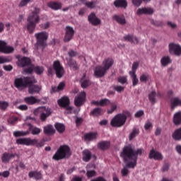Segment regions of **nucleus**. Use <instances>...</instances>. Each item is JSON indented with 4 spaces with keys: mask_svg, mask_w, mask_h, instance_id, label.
Masks as SVG:
<instances>
[{
    "mask_svg": "<svg viewBox=\"0 0 181 181\" xmlns=\"http://www.w3.org/2000/svg\"><path fill=\"white\" fill-rule=\"evenodd\" d=\"M43 132L45 135H54L56 134V130L54 129V127L52 124H48L47 126H45L43 127Z\"/></svg>",
    "mask_w": 181,
    "mask_h": 181,
    "instance_id": "nucleus-24",
    "label": "nucleus"
},
{
    "mask_svg": "<svg viewBox=\"0 0 181 181\" xmlns=\"http://www.w3.org/2000/svg\"><path fill=\"white\" fill-rule=\"evenodd\" d=\"M16 144L18 145H26L27 146H34V145H37V139H32L30 138L18 139L16 140Z\"/></svg>",
    "mask_w": 181,
    "mask_h": 181,
    "instance_id": "nucleus-10",
    "label": "nucleus"
},
{
    "mask_svg": "<svg viewBox=\"0 0 181 181\" xmlns=\"http://www.w3.org/2000/svg\"><path fill=\"white\" fill-rule=\"evenodd\" d=\"M68 54L69 56V57H76V56H77V52L73 50V49H71L68 52Z\"/></svg>",
    "mask_w": 181,
    "mask_h": 181,
    "instance_id": "nucleus-60",
    "label": "nucleus"
},
{
    "mask_svg": "<svg viewBox=\"0 0 181 181\" xmlns=\"http://www.w3.org/2000/svg\"><path fill=\"white\" fill-rule=\"evenodd\" d=\"M55 129L59 134H63L64 131H66V127H64V124H61V123H56L55 125Z\"/></svg>",
    "mask_w": 181,
    "mask_h": 181,
    "instance_id": "nucleus-41",
    "label": "nucleus"
},
{
    "mask_svg": "<svg viewBox=\"0 0 181 181\" xmlns=\"http://www.w3.org/2000/svg\"><path fill=\"white\" fill-rule=\"evenodd\" d=\"M3 69L6 71H12V70L13 69V66H12V65H4L3 66Z\"/></svg>",
    "mask_w": 181,
    "mask_h": 181,
    "instance_id": "nucleus-64",
    "label": "nucleus"
},
{
    "mask_svg": "<svg viewBox=\"0 0 181 181\" xmlns=\"http://www.w3.org/2000/svg\"><path fill=\"white\" fill-rule=\"evenodd\" d=\"M17 122H18V117H11L8 120V122L9 124H11V125H15V124H16Z\"/></svg>",
    "mask_w": 181,
    "mask_h": 181,
    "instance_id": "nucleus-54",
    "label": "nucleus"
},
{
    "mask_svg": "<svg viewBox=\"0 0 181 181\" xmlns=\"http://www.w3.org/2000/svg\"><path fill=\"white\" fill-rule=\"evenodd\" d=\"M9 62H11V59H9L8 57L0 56V64H4V63H9Z\"/></svg>",
    "mask_w": 181,
    "mask_h": 181,
    "instance_id": "nucleus-52",
    "label": "nucleus"
},
{
    "mask_svg": "<svg viewBox=\"0 0 181 181\" xmlns=\"http://www.w3.org/2000/svg\"><path fill=\"white\" fill-rule=\"evenodd\" d=\"M153 128V124H152V122L151 120H147L144 124V129L145 131H149Z\"/></svg>",
    "mask_w": 181,
    "mask_h": 181,
    "instance_id": "nucleus-46",
    "label": "nucleus"
},
{
    "mask_svg": "<svg viewBox=\"0 0 181 181\" xmlns=\"http://www.w3.org/2000/svg\"><path fill=\"white\" fill-rule=\"evenodd\" d=\"M24 101L28 105H35V104L40 103V100L35 98V96L26 97L24 98Z\"/></svg>",
    "mask_w": 181,
    "mask_h": 181,
    "instance_id": "nucleus-26",
    "label": "nucleus"
},
{
    "mask_svg": "<svg viewBox=\"0 0 181 181\" xmlns=\"http://www.w3.org/2000/svg\"><path fill=\"white\" fill-rule=\"evenodd\" d=\"M84 101H86V92H82L75 98L74 104L76 107H81L84 104Z\"/></svg>",
    "mask_w": 181,
    "mask_h": 181,
    "instance_id": "nucleus-14",
    "label": "nucleus"
},
{
    "mask_svg": "<svg viewBox=\"0 0 181 181\" xmlns=\"http://www.w3.org/2000/svg\"><path fill=\"white\" fill-rule=\"evenodd\" d=\"M173 123L175 125H180L181 124V112H178L174 115Z\"/></svg>",
    "mask_w": 181,
    "mask_h": 181,
    "instance_id": "nucleus-37",
    "label": "nucleus"
},
{
    "mask_svg": "<svg viewBox=\"0 0 181 181\" xmlns=\"http://www.w3.org/2000/svg\"><path fill=\"white\" fill-rule=\"evenodd\" d=\"M153 8L151 7L139 8L136 11V14L141 15H152L153 13Z\"/></svg>",
    "mask_w": 181,
    "mask_h": 181,
    "instance_id": "nucleus-18",
    "label": "nucleus"
},
{
    "mask_svg": "<svg viewBox=\"0 0 181 181\" xmlns=\"http://www.w3.org/2000/svg\"><path fill=\"white\" fill-rule=\"evenodd\" d=\"M139 66V63L138 62H134L132 64V70L129 72V74H135L136 73V69H138Z\"/></svg>",
    "mask_w": 181,
    "mask_h": 181,
    "instance_id": "nucleus-50",
    "label": "nucleus"
},
{
    "mask_svg": "<svg viewBox=\"0 0 181 181\" xmlns=\"http://www.w3.org/2000/svg\"><path fill=\"white\" fill-rule=\"evenodd\" d=\"M129 76L132 78V86L133 87H135V86L138 85V83H139V80H138V78L136 77V74H129Z\"/></svg>",
    "mask_w": 181,
    "mask_h": 181,
    "instance_id": "nucleus-43",
    "label": "nucleus"
},
{
    "mask_svg": "<svg viewBox=\"0 0 181 181\" xmlns=\"http://www.w3.org/2000/svg\"><path fill=\"white\" fill-rule=\"evenodd\" d=\"M113 65L114 59L112 58H105L102 62V66L107 71H108L110 67H112Z\"/></svg>",
    "mask_w": 181,
    "mask_h": 181,
    "instance_id": "nucleus-21",
    "label": "nucleus"
},
{
    "mask_svg": "<svg viewBox=\"0 0 181 181\" xmlns=\"http://www.w3.org/2000/svg\"><path fill=\"white\" fill-rule=\"evenodd\" d=\"M143 0H132V4L135 6H141Z\"/></svg>",
    "mask_w": 181,
    "mask_h": 181,
    "instance_id": "nucleus-63",
    "label": "nucleus"
},
{
    "mask_svg": "<svg viewBox=\"0 0 181 181\" xmlns=\"http://www.w3.org/2000/svg\"><path fill=\"white\" fill-rule=\"evenodd\" d=\"M59 107H64L66 108V111H68V114H71V111H73V107L69 106L70 105V99L67 96L62 97L61 99L57 101Z\"/></svg>",
    "mask_w": 181,
    "mask_h": 181,
    "instance_id": "nucleus-9",
    "label": "nucleus"
},
{
    "mask_svg": "<svg viewBox=\"0 0 181 181\" xmlns=\"http://www.w3.org/2000/svg\"><path fill=\"white\" fill-rule=\"evenodd\" d=\"M35 37L37 40L35 44L36 47H42V49H45L46 47V42L49 37V33L45 31L37 33L35 34Z\"/></svg>",
    "mask_w": 181,
    "mask_h": 181,
    "instance_id": "nucleus-6",
    "label": "nucleus"
},
{
    "mask_svg": "<svg viewBox=\"0 0 181 181\" xmlns=\"http://www.w3.org/2000/svg\"><path fill=\"white\" fill-rule=\"evenodd\" d=\"M53 69L55 74L58 78H62L64 76V68L60 64V61H54L53 64Z\"/></svg>",
    "mask_w": 181,
    "mask_h": 181,
    "instance_id": "nucleus-8",
    "label": "nucleus"
},
{
    "mask_svg": "<svg viewBox=\"0 0 181 181\" xmlns=\"http://www.w3.org/2000/svg\"><path fill=\"white\" fill-rule=\"evenodd\" d=\"M39 13H40V8L35 7L31 15L28 16L27 18V29L29 33H33L35 29H36V25L39 23L40 21Z\"/></svg>",
    "mask_w": 181,
    "mask_h": 181,
    "instance_id": "nucleus-2",
    "label": "nucleus"
},
{
    "mask_svg": "<svg viewBox=\"0 0 181 181\" xmlns=\"http://www.w3.org/2000/svg\"><path fill=\"white\" fill-rule=\"evenodd\" d=\"M148 76L146 74H142L140 76V81H141L142 83H146V81L148 80Z\"/></svg>",
    "mask_w": 181,
    "mask_h": 181,
    "instance_id": "nucleus-61",
    "label": "nucleus"
},
{
    "mask_svg": "<svg viewBox=\"0 0 181 181\" xmlns=\"http://www.w3.org/2000/svg\"><path fill=\"white\" fill-rule=\"evenodd\" d=\"M128 117H131V112L126 110L122 114L119 113L116 115L111 120L110 125L115 128H119L125 124Z\"/></svg>",
    "mask_w": 181,
    "mask_h": 181,
    "instance_id": "nucleus-3",
    "label": "nucleus"
},
{
    "mask_svg": "<svg viewBox=\"0 0 181 181\" xmlns=\"http://www.w3.org/2000/svg\"><path fill=\"white\" fill-rule=\"evenodd\" d=\"M86 74H83L82 78L80 80L82 88H87V87L91 86V81H90V79H86Z\"/></svg>",
    "mask_w": 181,
    "mask_h": 181,
    "instance_id": "nucleus-30",
    "label": "nucleus"
},
{
    "mask_svg": "<svg viewBox=\"0 0 181 181\" xmlns=\"http://www.w3.org/2000/svg\"><path fill=\"white\" fill-rule=\"evenodd\" d=\"M136 135H139V129H138L136 128H134L132 130V132H131L129 136V141H132V139L134 138H135V136H136Z\"/></svg>",
    "mask_w": 181,
    "mask_h": 181,
    "instance_id": "nucleus-44",
    "label": "nucleus"
},
{
    "mask_svg": "<svg viewBox=\"0 0 181 181\" xmlns=\"http://www.w3.org/2000/svg\"><path fill=\"white\" fill-rule=\"evenodd\" d=\"M74 33H76V31L74 30L73 27L70 25H66L65 28V36L64 37V42H70V40H71L74 37Z\"/></svg>",
    "mask_w": 181,
    "mask_h": 181,
    "instance_id": "nucleus-11",
    "label": "nucleus"
},
{
    "mask_svg": "<svg viewBox=\"0 0 181 181\" xmlns=\"http://www.w3.org/2000/svg\"><path fill=\"white\" fill-rule=\"evenodd\" d=\"M71 156L70 147L67 145L60 146L54 155L52 156L54 160H62V159H68Z\"/></svg>",
    "mask_w": 181,
    "mask_h": 181,
    "instance_id": "nucleus-5",
    "label": "nucleus"
},
{
    "mask_svg": "<svg viewBox=\"0 0 181 181\" xmlns=\"http://www.w3.org/2000/svg\"><path fill=\"white\" fill-rule=\"evenodd\" d=\"M148 158L149 159H154V160H159V153L153 148L150 151Z\"/></svg>",
    "mask_w": 181,
    "mask_h": 181,
    "instance_id": "nucleus-33",
    "label": "nucleus"
},
{
    "mask_svg": "<svg viewBox=\"0 0 181 181\" xmlns=\"http://www.w3.org/2000/svg\"><path fill=\"white\" fill-rule=\"evenodd\" d=\"M29 2H30V0H22L18 4V6L19 8H23V6H26Z\"/></svg>",
    "mask_w": 181,
    "mask_h": 181,
    "instance_id": "nucleus-55",
    "label": "nucleus"
},
{
    "mask_svg": "<svg viewBox=\"0 0 181 181\" xmlns=\"http://www.w3.org/2000/svg\"><path fill=\"white\" fill-rule=\"evenodd\" d=\"M34 71L35 73H36V74H42V73L45 71V69L43 68V66H37L34 67Z\"/></svg>",
    "mask_w": 181,
    "mask_h": 181,
    "instance_id": "nucleus-49",
    "label": "nucleus"
},
{
    "mask_svg": "<svg viewBox=\"0 0 181 181\" xmlns=\"http://www.w3.org/2000/svg\"><path fill=\"white\" fill-rule=\"evenodd\" d=\"M8 107H9V103L6 101L0 100V110H1L2 111H5V110H6V108H8Z\"/></svg>",
    "mask_w": 181,
    "mask_h": 181,
    "instance_id": "nucleus-47",
    "label": "nucleus"
},
{
    "mask_svg": "<svg viewBox=\"0 0 181 181\" xmlns=\"http://www.w3.org/2000/svg\"><path fill=\"white\" fill-rule=\"evenodd\" d=\"M98 134L96 132H89L84 135L85 141H95Z\"/></svg>",
    "mask_w": 181,
    "mask_h": 181,
    "instance_id": "nucleus-32",
    "label": "nucleus"
},
{
    "mask_svg": "<svg viewBox=\"0 0 181 181\" xmlns=\"http://www.w3.org/2000/svg\"><path fill=\"white\" fill-rule=\"evenodd\" d=\"M160 62L162 66H166L172 63V59L169 56H164L162 57Z\"/></svg>",
    "mask_w": 181,
    "mask_h": 181,
    "instance_id": "nucleus-36",
    "label": "nucleus"
},
{
    "mask_svg": "<svg viewBox=\"0 0 181 181\" xmlns=\"http://www.w3.org/2000/svg\"><path fill=\"white\" fill-rule=\"evenodd\" d=\"M28 177L30 179H35V180H40L43 176L42 175V173L40 171H30L28 173Z\"/></svg>",
    "mask_w": 181,
    "mask_h": 181,
    "instance_id": "nucleus-27",
    "label": "nucleus"
},
{
    "mask_svg": "<svg viewBox=\"0 0 181 181\" xmlns=\"http://www.w3.org/2000/svg\"><path fill=\"white\" fill-rule=\"evenodd\" d=\"M117 110V105L112 104L110 110H107V114H112Z\"/></svg>",
    "mask_w": 181,
    "mask_h": 181,
    "instance_id": "nucleus-58",
    "label": "nucleus"
},
{
    "mask_svg": "<svg viewBox=\"0 0 181 181\" xmlns=\"http://www.w3.org/2000/svg\"><path fill=\"white\" fill-rule=\"evenodd\" d=\"M113 89L115 91H117V93H122L124 90H125V88L121 86H114Z\"/></svg>",
    "mask_w": 181,
    "mask_h": 181,
    "instance_id": "nucleus-51",
    "label": "nucleus"
},
{
    "mask_svg": "<svg viewBox=\"0 0 181 181\" xmlns=\"http://www.w3.org/2000/svg\"><path fill=\"white\" fill-rule=\"evenodd\" d=\"M113 4L115 8H124V9L127 8V6H128L127 0H115Z\"/></svg>",
    "mask_w": 181,
    "mask_h": 181,
    "instance_id": "nucleus-29",
    "label": "nucleus"
},
{
    "mask_svg": "<svg viewBox=\"0 0 181 181\" xmlns=\"http://www.w3.org/2000/svg\"><path fill=\"white\" fill-rule=\"evenodd\" d=\"M34 66H30L24 69L25 73L27 74H32L33 73Z\"/></svg>",
    "mask_w": 181,
    "mask_h": 181,
    "instance_id": "nucleus-62",
    "label": "nucleus"
},
{
    "mask_svg": "<svg viewBox=\"0 0 181 181\" xmlns=\"http://www.w3.org/2000/svg\"><path fill=\"white\" fill-rule=\"evenodd\" d=\"M110 141H102L98 143V149H100V151H107V149H110Z\"/></svg>",
    "mask_w": 181,
    "mask_h": 181,
    "instance_id": "nucleus-23",
    "label": "nucleus"
},
{
    "mask_svg": "<svg viewBox=\"0 0 181 181\" xmlns=\"http://www.w3.org/2000/svg\"><path fill=\"white\" fill-rule=\"evenodd\" d=\"M42 90V86L39 85H35L33 83L28 85V93L29 94H39Z\"/></svg>",
    "mask_w": 181,
    "mask_h": 181,
    "instance_id": "nucleus-19",
    "label": "nucleus"
},
{
    "mask_svg": "<svg viewBox=\"0 0 181 181\" xmlns=\"http://www.w3.org/2000/svg\"><path fill=\"white\" fill-rule=\"evenodd\" d=\"M173 138L175 141H180L181 140V128L177 129L173 134Z\"/></svg>",
    "mask_w": 181,
    "mask_h": 181,
    "instance_id": "nucleus-42",
    "label": "nucleus"
},
{
    "mask_svg": "<svg viewBox=\"0 0 181 181\" xmlns=\"http://www.w3.org/2000/svg\"><path fill=\"white\" fill-rule=\"evenodd\" d=\"M168 52L171 55L180 57L181 55V45L176 42H170L168 45Z\"/></svg>",
    "mask_w": 181,
    "mask_h": 181,
    "instance_id": "nucleus-7",
    "label": "nucleus"
},
{
    "mask_svg": "<svg viewBox=\"0 0 181 181\" xmlns=\"http://www.w3.org/2000/svg\"><path fill=\"white\" fill-rule=\"evenodd\" d=\"M16 156V154L15 153L5 152L1 156V162L3 163H9V161L12 160Z\"/></svg>",
    "mask_w": 181,
    "mask_h": 181,
    "instance_id": "nucleus-17",
    "label": "nucleus"
},
{
    "mask_svg": "<svg viewBox=\"0 0 181 181\" xmlns=\"http://www.w3.org/2000/svg\"><path fill=\"white\" fill-rule=\"evenodd\" d=\"M14 50L13 47L8 46L6 42L0 40V53L9 54L13 53Z\"/></svg>",
    "mask_w": 181,
    "mask_h": 181,
    "instance_id": "nucleus-12",
    "label": "nucleus"
},
{
    "mask_svg": "<svg viewBox=\"0 0 181 181\" xmlns=\"http://www.w3.org/2000/svg\"><path fill=\"white\" fill-rule=\"evenodd\" d=\"M36 83L37 81L35 77L16 78L14 80V87L18 88L20 91H22V90H25V88H28L29 84H35Z\"/></svg>",
    "mask_w": 181,
    "mask_h": 181,
    "instance_id": "nucleus-4",
    "label": "nucleus"
},
{
    "mask_svg": "<svg viewBox=\"0 0 181 181\" xmlns=\"http://www.w3.org/2000/svg\"><path fill=\"white\" fill-rule=\"evenodd\" d=\"M148 100L153 105V104H156V92L155 90H153L148 94Z\"/></svg>",
    "mask_w": 181,
    "mask_h": 181,
    "instance_id": "nucleus-39",
    "label": "nucleus"
},
{
    "mask_svg": "<svg viewBox=\"0 0 181 181\" xmlns=\"http://www.w3.org/2000/svg\"><path fill=\"white\" fill-rule=\"evenodd\" d=\"M105 74H107V71L102 65L95 66L94 69L95 77H96L97 78H101V77H104Z\"/></svg>",
    "mask_w": 181,
    "mask_h": 181,
    "instance_id": "nucleus-13",
    "label": "nucleus"
},
{
    "mask_svg": "<svg viewBox=\"0 0 181 181\" xmlns=\"http://www.w3.org/2000/svg\"><path fill=\"white\" fill-rule=\"evenodd\" d=\"M38 111H40L42 112L40 118L41 121H42V122L46 121L47 118L48 117H50V115H52V112H50V109H49V108L40 107L38 109Z\"/></svg>",
    "mask_w": 181,
    "mask_h": 181,
    "instance_id": "nucleus-15",
    "label": "nucleus"
},
{
    "mask_svg": "<svg viewBox=\"0 0 181 181\" xmlns=\"http://www.w3.org/2000/svg\"><path fill=\"white\" fill-rule=\"evenodd\" d=\"M177 106H181V99L179 98H173L170 100V107L173 110Z\"/></svg>",
    "mask_w": 181,
    "mask_h": 181,
    "instance_id": "nucleus-31",
    "label": "nucleus"
},
{
    "mask_svg": "<svg viewBox=\"0 0 181 181\" xmlns=\"http://www.w3.org/2000/svg\"><path fill=\"white\" fill-rule=\"evenodd\" d=\"M102 111L103 110L101 108L95 107L90 112V115L92 117H100V115H101Z\"/></svg>",
    "mask_w": 181,
    "mask_h": 181,
    "instance_id": "nucleus-40",
    "label": "nucleus"
},
{
    "mask_svg": "<svg viewBox=\"0 0 181 181\" xmlns=\"http://www.w3.org/2000/svg\"><path fill=\"white\" fill-rule=\"evenodd\" d=\"M28 132L33 135H40L42 129L36 126H33L32 124H28Z\"/></svg>",
    "mask_w": 181,
    "mask_h": 181,
    "instance_id": "nucleus-22",
    "label": "nucleus"
},
{
    "mask_svg": "<svg viewBox=\"0 0 181 181\" xmlns=\"http://www.w3.org/2000/svg\"><path fill=\"white\" fill-rule=\"evenodd\" d=\"M21 67H25V66H29L32 62L28 57H24L19 59Z\"/></svg>",
    "mask_w": 181,
    "mask_h": 181,
    "instance_id": "nucleus-35",
    "label": "nucleus"
},
{
    "mask_svg": "<svg viewBox=\"0 0 181 181\" xmlns=\"http://www.w3.org/2000/svg\"><path fill=\"white\" fill-rule=\"evenodd\" d=\"M110 104H111V101L109 99L105 98L100 100V107H105Z\"/></svg>",
    "mask_w": 181,
    "mask_h": 181,
    "instance_id": "nucleus-48",
    "label": "nucleus"
},
{
    "mask_svg": "<svg viewBox=\"0 0 181 181\" xmlns=\"http://www.w3.org/2000/svg\"><path fill=\"white\" fill-rule=\"evenodd\" d=\"M113 19L117 22L119 25H125L127 23V20H125V17L124 16H113Z\"/></svg>",
    "mask_w": 181,
    "mask_h": 181,
    "instance_id": "nucleus-34",
    "label": "nucleus"
},
{
    "mask_svg": "<svg viewBox=\"0 0 181 181\" xmlns=\"http://www.w3.org/2000/svg\"><path fill=\"white\" fill-rule=\"evenodd\" d=\"M47 6L50 8V9H52V11H59V9H62L63 4L58 1H49L47 4Z\"/></svg>",
    "mask_w": 181,
    "mask_h": 181,
    "instance_id": "nucleus-20",
    "label": "nucleus"
},
{
    "mask_svg": "<svg viewBox=\"0 0 181 181\" xmlns=\"http://www.w3.org/2000/svg\"><path fill=\"white\" fill-rule=\"evenodd\" d=\"M125 42H129L130 43H134V45H138L139 43V40L135 36L132 35H127L123 37Z\"/></svg>",
    "mask_w": 181,
    "mask_h": 181,
    "instance_id": "nucleus-28",
    "label": "nucleus"
},
{
    "mask_svg": "<svg viewBox=\"0 0 181 181\" xmlns=\"http://www.w3.org/2000/svg\"><path fill=\"white\" fill-rule=\"evenodd\" d=\"M142 148L135 151L131 146H125L120 153L126 165L122 169L121 173L122 176H127L129 173V169H135L138 162V155H142Z\"/></svg>",
    "mask_w": 181,
    "mask_h": 181,
    "instance_id": "nucleus-1",
    "label": "nucleus"
},
{
    "mask_svg": "<svg viewBox=\"0 0 181 181\" xmlns=\"http://www.w3.org/2000/svg\"><path fill=\"white\" fill-rule=\"evenodd\" d=\"M86 176L88 177H93L95 176V170H88L86 173Z\"/></svg>",
    "mask_w": 181,
    "mask_h": 181,
    "instance_id": "nucleus-59",
    "label": "nucleus"
},
{
    "mask_svg": "<svg viewBox=\"0 0 181 181\" xmlns=\"http://www.w3.org/2000/svg\"><path fill=\"white\" fill-rule=\"evenodd\" d=\"M84 5H86V6H87V8H89L90 9H93V8L95 7V4H94V1L85 2Z\"/></svg>",
    "mask_w": 181,
    "mask_h": 181,
    "instance_id": "nucleus-56",
    "label": "nucleus"
},
{
    "mask_svg": "<svg viewBox=\"0 0 181 181\" xmlns=\"http://www.w3.org/2000/svg\"><path fill=\"white\" fill-rule=\"evenodd\" d=\"M82 159L83 162H90L91 158H93V153L88 149H85L82 151Z\"/></svg>",
    "mask_w": 181,
    "mask_h": 181,
    "instance_id": "nucleus-25",
    "label": "nucleus"
},
{
    "mask_svg": "<svg viewBox=\"0 0 181 181\" xmlns=\"http://www.w3.org/2000/svg\"><path fill=\"white\" fill-rule=\"evenodd\" d=\"M25 135H29V131L26 132H13V136H16V138H18L19 136H25Z\"/></svg>",
    "mask_w": 181,
    "mask_h": 181,
    "instance_id": "nucleus-45",
    "label": "nucleus"
},
{
    "mask_svg": "<svg viewBox=\"0 0 181 181\" xmlns=\"http://www.w3.org/2000/svg\"><path fill=\"white\" fill-rule=\"evenodd\" d=\"M88 21L93 25V26H98V25L101 24V20L95 16V13H91L88 17Z\"/></svg>",
    "mask_w": 181,
    "mask_h": 181,
    "instance_id": "nucleus-16",
    "label": "nucleus"
},
{
    "mask_svg": "<svg viewBox=\"0 0 181 181\" xmlns=\"http://www.w3.org/2000/svg\"><path fill=\"white\" fill-rule=\"evenodd\" d=\"M117 81H118V83H120V84H125V83H127V81H128V80L127 79V78L125 76H119L117 78Z\"/></svg>",
    "mask_w": 181,
    "mask_h": 181,
    "instance_id": "nucleus-53",
    "label": "nucleus"
},
{
    "mask_svg": "<svg viewBox=\"0 0 181 181\" xmlns=\"http://www.w3.org/2000/svg\"><path fill=\"white\" fill-rule=\"evenodd\" d=\"M69 66L74 70V71H76V70H78V65L77 64V62L73 60V59H69L68 62Z\"/></svg>",
    "mask_w": 181,
    "mask_h": 181,
    "instance_id": "nucleus-38",
    "label": "nucleus"
},
{
    "mask_svg": "<svg viewBox=\"0 0 181 181\" xmlns=\"http://www.w3.org/2000/svg\"><path fill=\"white\" fill-rule=\"evenodd\" d=\"M144 114L145 112H144V110H139L135 113L134 117L135 118H141V117H143Z\"/></svg>",
    "mask_w": 181,
    "mask_h": 181,
    "instance_id": "nucleus-57",
    "label": "nucleus"
}]
</instances>
